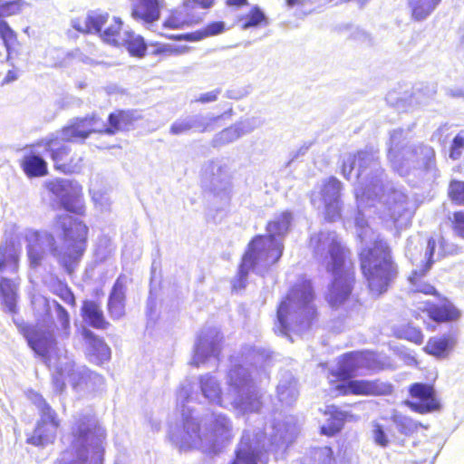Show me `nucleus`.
Listing matches in <instances>:
<instances>
[{
	"instance_id": "f257e3e1",
	"label": "nucleus",
	"mask_w": 464,
	"mask_h": 464,
	"mask_svg": "<svg viewBox=\"0 0 464 464\" xmlns=\"http://www.w3.org/2000/svg\"><path fill=\"white\" fill-rule=\"evenodd\" d=\"M342 175L348 180L356 179L354 193L358 206L355 218L357 236L364 247L360 253L361 268L370 290L376 295L385 292L397 276V266L393 263L386 242L367 225L362 211L366 207L375 206L377 201L382 209V218L394 223L406 224L411 217L408 197L386 180L379 162L378 151L366 149L356 154L342 156Z\"/></svg>"
},
{
	"instance_id": "f03ea898",
	"label": "nucleus",
	"mask_w": 464,
	"mask_h": 464,
	"mask_svg": "<svg viewBox=\"0 0 464 464\" xmlns=\"http://www.w3.org/2000/svg\"><path fill=\"white\" fill-rule=\"evenodd\" d=\"M228 390L223 394L220 382L212 374L199 375L197 383L183 385L178 392L182 427L170 430V439L180 450L195 448L215 455L233 437L230 420L223 413L212 412L203 420V428L192 415L188 403L207 402L232 408L240 413L257 412L262 407V393L256 386L252 372L242 364H234L227 376Z\"/></svg>"
},
{
	"instance_id": "7ed1b4c3",
	"label": "nucleus",
	"mask_w": 464,
	"mask_h": 464,
	"mask_svg": "<svg viewBox=\"0 0 464 464\" xmlns=\"http://www.w3.org/2000/svg\"><path fill=\"white\" fill-rule=\"evenodd\" d=\"M53 229L62 231L63 243L61 247L56 246L54 237L48 231H25L27 257L31 268L37 269L43 266L49 255L63 266H68L77 261L84 252L88 227L82 221L67 213L57 215Z\"/></svg>"
},
{
	"instance_id": "20e7f679",
	"label": "nucleus",
	"mask_w": 464,
	"mask_h": 464,
	"mask_svg": "<svg viewBox=\"0 0 464 464\" xmlns=\"http://www.w3.org/2000/svg\"><path fill=\"white\" fill-rule=\"evenodd\" d=\"M311 247L315 258L333 275L326 300L334 308L344 305L351 298L354 281L348 260L349 251L342 245L335 232L322 231L311 237Z\"/></svg>"
},
{
	"instance_id": "39448f33",
	"label": "nucleus",
	"mask_w": 464,
	"mask_h": 464,
	"mask_svg": "<svg viewBox=\"0 0 464 464\" xmlns=\"http://www.w3.org/2000/svg\"><path fill=\"white\" fill-rule=\"evenodd\" d=\"M293 215L284 211L276 215L266 226V235L256 237L248 245L242 258L237 279L234 288H243L250 270L262 275L269 266L276 264L284 250L283 239L289 231Z\"/></svg>"
},
{
	"instance_id": "423d86ee",
	"label": "nucleus",
	"mask_w": 464,
	"mask_h": 464,
	"mask_svg": "<svg viewBox=\"0 0 464 464\" xmlns=\"http://www.w3.org/2000/svg\"><path fill=\"white\" fill-rule=\"evenodd\" d=\"M69 448L62 453L58 464H102L106 431L91 412L73 416Z\"/></svg>"
},
{
	"instance_id": "0eeeda50",
	"label": "nucleus",
	"mask_w": 464,
	"mask_h": 464,
	"mask_svg": "<svg viewBox=\"0 0 464 464\" xmlns=\"http://www.w3.org/2000/svg\"><path fill=\"white\" fill-rule=\"evenodd\" d=\"M269 439L262 431L243 432L241 440L236 450V459L232 464H266L267 452L285 449L297 434V427L292 417L285 420H276L270 426Z\"/></svg>"
},
{
	"instance_id": "6e6552de",
	"label": "nucleus",
	"mask_w": 464,
	"mask_h": 464,
	"mask_svg": "<svg viewBox=\"0 0 464 464\" xmlns=\"http://www.w3.org/2000/svg\"><path fill=\"white\" fill-rule=\"evenodd\" d=\"M314 299L310 281L295 285L278 306L276 331L287 335L289 331L303 333L309 329L316 313Z\"/></svg>"
},
{
	"instance_id": "1a4fd4ad",
	"label": "nucleus",
	"mask_w": 464,
	"mask_h": 464,
	"mask_svg": "<svg viewBox=\"0 0 464 464\" xmlns=\"http://www.w3.org/2000/svg\"><path fill=\"white\" fill-rule=\"evenodd\" d=\"M402 130L391 132L388 159L392 167L401 176L406 175L411 168H423L427 171L435 169V151L428 145H408Z\"/></svg>"
},
{
	"instance_id": "9d476101",
	"label": "nucleus",
	"mask_w": 464,
	"mask_h": 464,
	"mask_svg": "<svg viewBox=\"0 0 464 464\" xmlns=\"http://www.w3.org/2000/svg\"><path fill=\"white\" fill-rule=\"evenodd\" d=\"M18 327L32 350L43 357L45 362L53 365L57 370V374L53 377V382L55 391L62 392L65 387L67 378L66 375L61 376V349L57 347L53 331L30 325H18Z\"/></svg>"
},
{
	"instance_id": "9b49d317",
	"label": "nucleus",
	"mask_w": 464,
	"mask_h": 464,
	"mask_svg": "<svg viewBox=\"0 0 464 464\" xmlns=\"http://www.w3.org/2000/svg\"><path fill=\"white\" fill-rule=\"evenodd\" d=\"M72 26L81 33L99 34L105 43L113 46H121L128 37L127 30L121 29V20L110 18L107 13L91 12L83 20H72Z\"/></svg>"
},
{
	"instance_id": "f8f14e48",
	"label": "nucleus",
	"mask_w": 464,
	"mask_h": 464,
	"mask_svg": "<svg viewBox=\"0 0 464 464\" xmlns=\"http://www.w3.org/2000/svg\"><path fill=\"white\" fill-rule=\"evenodd\" d=\"M29 399L36 406L39 412V420L27 442L34 446H45L54 441L60 420L55 411L46 401L36 392H30Z\"/></svg>"
},
{
	"instance_id": "ddd939ff",
	"label": "nucleus",
	"mask_w": 464,
	"mask_h": 464,
	"mask_svg": "<svg viewBox=\"0 0 464 464\" xmlns=\"http://www.w3.org/2000/svg\"><path fill=\"white\" fill-rule=\"evenodd\" d=\"M203 186L212 197L211 200L218 209L229 204L231 183L226 168L218 163L211 162L205 170Z\"/></svg>"
},
{
	"instance_id": "4468645a",
	"label": "nucleus",
	"mask_w": 464,
	"mask_h": 464,
	"mask_svg": "<svg viewBox=\"0 0 464 464\" xmlns=\"http://www.w3.org/2000/svg\"><path fill=\"white\" fill-rule=\"evenodd\" d=\"M342 183L334 177H330L322 181L320 190L313 192L311 203L317 208H324L325 218L331 222L341 217Z\"/></svg>"
},
{
	"instance_id": "2eb2a0df",
	"label": "nucleus",
	"mask_w": 464,
	"mask_h": 464,
	"mask_svg": "<svg viewBox=\"0 0 464 464\" xmlns=\"http://www.w3.org/2000/svg\"><path fill=\"white\" fill-rule=\"evenodd\" d=\"M223 336L216 327H205L200 332L194 348L191 364L199 367L210 360L219 361Z\"/></svg>"
},
{
	"instance_id": "dca6fc26",
	"label": "nucleus",
	"mask_w": 464,
	"mask_h": 464,
	"mask_svg": "<svg viewBox=\"0 0 464 464\" xmlns=\"http://www.w3.org/2000/svg\"><path fill=\"white\" fill-rule=\"evenodd\" d=\"M104 128L105 122L96 115L76 118L57 132L56 138L65 142H82L92 132H102Z\"/></svg>"
},
{
	"instance_id": "f3484780",
	"label": "nucleus",
	"mask_w": 464,
	"mask_h": 464,
	"mask_svg": "<svg viewBox=\"0 0 464 464\" xmlns=\"http://www.w3.org/2000/svg\"><path fill=\"white\" fill-rule=\"evenodd\" d=\"M46 188L61 202L63 208L72 213L81 214L82 207L78 204L76 188L68 179H55L45 183Z\"/></svg>"
},
{
	"instance_id": "a211bd4d",
	"label": "nucleus",
	"mask_w": 464,
	"mask_h": 464,
	"mask_svg": "<svg viewBox=\"0 0 464 464\" xmlns=\"http://www.w3.org/2000/svg\"><path fill=\"white\" fill-rule=\"evenodd\" d=\"M219 116H204L201 114L188 115L176 120L170 126L169 132L173 135H181L194 130L205 132L211 130V125L221 119Z\"/></svg>"
},
{
	"instance_id": "6ab92c4d",
	"label": "nucleus",
	"mask_w": 464,
	"mask_h": 464,
	"mask_svg": "<svg viewBox=\"0 0 464 464\" xmlns=\"http://www.w3.org/2000/svg\"><path fill=\"white\" fill-rule=\"evenodd\" d=\"M411 397L419 400L418 402L407 401L410 408L420 413H426L439 409L440 405L435 398L432 386L423 383H414L410 388Z\"/></svg>"
},
{
	"instance_id": "aec40b11",
	"label": "nucleus",
	"mask_w": 464,
	"mask_h": 464,
	"mask_svg": "<svg viewBox=\"0 0 464 464\" xmlns=\"http://www.w3.org/2000/svg\"><path fill=\"white\" fill-rule=\"evenodd\" d=\"M390 389V385L367 380L346 381L336 386L340 394L381 395L388 392Z\"/></svg>"
},
{
	"instance_id": "412c9836",
	"label": "nucleus",
	"mask_w": 464,
	"mask_h": 464,
	"mask_svg": "<svg viewBox=\"0 0 464 464\" xmlns=\"http://www.w3.org/2000/svg\"><path fill=\"white\" fill-rule=\"evenodd\" d=\"M131 16L145 24H152L160 17L165 0H130Z\"/></svg>"
},
{
	"instance_id": "4be33fe9",
	"label": "nucleus",
	"mask_w": 464,
	"mask_h": 464,
	"mask_svg": "<svg viewBox=\"0 0 464 464\" xmlns=\"http://www.w3.org/2000/svg\"><path fill=\"white\" fill-rule=\"evenodd\" d=\"M128 277L121 275L115 281L108 298L107 308L110 316L119 320L125 314V301Z\"/></svg>"
},
{
	"instance_id": "5701e85b",
	"label": "nucleus",
	"mask_w": 464,
	"mask_h": 464,
	"mask_svg": "<svg viewBox=\"0 0 464 464\" xmlns=\"http://www.w3.org/2000/svg\"><path fill=\"white\" fill-rule=\"evenodd\" d=\"M62 142L63 141L56 137L49 140L45 144L46 150L50 152L51 158L57 169L64 173L75 172L79 169L77 163L72 164V160L67 161L71 149L68 145Z\"/></svg>"
},
{
	"instance_id": "b1692460",
	"label": "nucleus",
	"mask_w": 464,
	"mask_h": 464,
	"mask_svg": "<svg viewBox=\"0 0 464 464\" xmlns=\"http://www.w3.org/2000/svg\"><path fill=\"white\" fill-rule=\"evenodd\" d=\"M435 247V239L430 238L427 242V248L425 252V258H427L425 266L420 270H414L411 276L409 277V280L413 287L412 290L414 292L423 293L426 295H433L435 293V288L431 285L421 280V278L425 276L427 271L430 268L431 264L433 263L432 256Z\"/></svg>"
},
{
	"instance_id": "393cba45",
	"label": "nucleus",
	"mask_w": 464,
	"mask_h": 464,
	"mask_svg": "<svg viewBox=\"0 0 464 464\" xmlns=\"http://www.w3.org/2000/svg\"><path fill=\"white\" fill-rule=\"evenodd\" d=\"M140 119V115L135 111H118L109 115V126L105 123L102 132L113 135L118 131L129 130Z\"/></svg>"
},
{
	"instance_id": "a878e982",
	"label": "nucleus",
	"mask_w": 464,
	"mask_h": 464,
	"mask_svg": "<svg viewBox=\"0 0 464 464\" xmlns=\"http://www.w3.org/2000/svg\"><path fill=\"white\" fill-rule=\"evenodd\" d=\"M20 278L0 276V297L5 308L11 314H16Z\"/></svg>"
},
{
	"instance_id": "bb28decb",
	"label": "nucleus",
	"mask_w": 464,
	"mask_h": 464,
	"mask_svg": "<svg viewBox=\"0 0 464 464\" xmlns=\"http://www.w3.org/2000/svg\"><path fill=\"white\" fill-rule=\"evenodd\" d=\"M82 316L83 320L96 329H106L110 325L104 318L101 305L92 300H85L82 303Z\"/></svg>"
},
{
	"instance_id": "cd10ccee",
	"label": "nucleus",
	"mask_w": 464,
	"mask_h": 464,
	"mask_svg": "<svg viewBox=\"0 0 464 464\" xmlns=\"http://www.w3.org/2000/svg\"><path fill=\"white\" fill-rule=\"evenodd\" d=\"M20 249L13 242L5 241L0 245V272L15 274L18 270Z\"/></svg>"
},
{
	"instance_id": "c85d7f7f",
	"label": "nucleus",
	"mask_w": 464,
	"mask_h": 464,
	"mask_svg": "<svg viewBox=\"0 0 464 464\" xmlns=\"http://www.w3.org/2000/svg\"><path fill=\"white\" fill-rule=\"evenodd\" d=\"M33 305L34 309L37 307L42 308L44 312H48L53 306L54 309L56 320L61 326L63 334L67 337L69 335L70 330V316L68 312L57 301L53 300L50 303L47 299L44 297L35 298L33 301Z\"/></svg>"
},
{
	"instance_id": "c756f323",
	"label": "nucleus",
	"mask_w": 464,
	"mask_h": 464,
	"mask_svg": "<svg viewBox=\"0 0 464 464\" xmlns=\"http://www.w3.org/2000/svg\"><path fill=\"white\" fill-rule=\"evenodd\" d=\"M276 392L279 401L285 405H292L297 400L296 381L291 372H285L281 374Z\"/></svg>"
},
{
	"instance_id": "7c9ffc66",
	"label": "nucleus",
	"mask_w": 464,
	"mask_h": 464,
	"mask_svg": "<svg viewBox=\"0 0 464 464\" xmlns=\"http://www.w3.org/2000/svg\"><path fill=\"white\" fill-rule=\"evenodd\" d=\"M441 0H408V7L413 21L426 20L437 9Z\"/></svg>"
},
{
	"instance_id": "2f4dec72",
	"label": "nucleus",
	"mask_w": 464,
	"mask_h": 464,
	"mask_svg": "<svg viewBox=\"0 0 464 464\" xmlns=\"http://www.w3.org/2000/svg\"><path fill=\"white\" fill-rule=\"evenodd\" d=\"M82 335L84 339L89 343V352L96 357L97 362L102 363L109 361L111 358V349L103 342V340L98 338L91 330L83 329Z\"/></svg>"
},
{
	"instance_id": "473e14b6",
	"label": "nucleus",
	"mask_w": 464,
	"mask_h": 464,
	"mask_svg": "<svg viewBox=\"0 0 464 464\" xmlns=\"http://www.w3.org/2000/svg\"><path fill=\"white\" fill-rule=\"evenodd\" d=\"M325 415L329 416V418L321 426V432L327 436H333L341 430L347 414L339 411L335 406L331 405L326 407Z\"/></svg>"
},
{
	"instance_id": "72a5a7b5",
	"label": "nucleus",
	"mask_w": 464,
	"mask_h": 464,
	"mask_svg": "<svg viewBox=\"0 0 464 464\" xmlns=\"http://www.w3.org/2000/svg\"><path fill=\"white\" fill-rule=\"evenodd\" d=\"M457 343L451 334L430 338L425 346V351L436 357H445Z\"/></svg>"
},
{
	"instance_id": "f704fd0d",
	"label": "nucleus",
	"mask_w": 464,
	"mask_h": 464,
	"mask_svg": "<svg viewBox=\"0 0 464 464\" xmlns=\"http://www.w3.org/2000/svg\"><path fill=\"white\" fill-rule=\"evenodd\" d=\"M60 371L61 376L66 375L67 382L73 387L82 383L87 374L86 369L75 367V364L69 361L66 356L62 357Z\"/></svg>"
},
{
	"instance_id": "c9c22d12",
	"label": "nucleus",
	"mask_w": 464,
	"mask_h": 464,
	"mask_svg": "<svg viewBox=\"0 0 464 464\" xmlns=\"http://www.w3.org/2000/svg\"><path fill=\"white\" fill-rule=\"evenodd\" d=\"M359 368H361L359 362V353L344 354L339 362L336 377L343 380V382H346Z\"/></svg>"
},
{
	"instance_id": "e433bc0d",
	"label": "nucleus",
	"mask_w": 464,
	"mask_h": 464,
	"mask_svg": "<svg viewBox=\"0 0 464 464\" xmlns=\"http://www.w3.org/2000/svg\"><path fill=\"white\" fill-rule=\"evenodd\" d=\"M390 420L395 425L398 431L405 436H411L418 430L419 427L422 426L421 423L397 411H392Z\"/></svg>"
},
{
	"instance_id": "4c0bfd02",
	"label": "nucleus",
	"mask_w": 464,
	"mask_h": 464,
	"mask_svg": "<svg viewBox=\"0 0 464 464\" xmlns=\"http://www.w3.org/2000/svg\"><path fill=\"white\" fill-rule=\"evenodd\" d=\"M24 172L30 177L44 176L47 173V164L39 155L24 156L22 162Z\"/></svg>"
},
{
	"instance_id": "58836bf2",
	"label": "nucleus",
	"mask_w": 464,
	"mask_h": 464,
	"mask_svg": "<svg viewBox=\"0 0 464 464\" xmlns=\"http://www.w3.org/2000/svg\"><path fill=\"white\" fill-rule=\"evenodd\" d=\"M430 317L437 322L457 320L460 316L459 311L450 302L434 306L430 310Z\"/></svg>"
},
{
	"instance_id": "ea45409f",
	"label": "nucleus",
	"mask_w": 464,
	"mask_h": 464,
	"mask_svg": "<svg viewBox=\"0 0 464 464\" xmlns=\"http://www.w3.org/2000/svg\"><path fill=\"white\" fill-rule=\"evenodd\" d=\"M0 38L6 48L8 57H10L13 53L17 51L19 44L16 33L5 20H0Z\"/></svg>"
},
{
	"instance_id": "a19ab883",
	"label": "nucleus",
	"mask_w": 464,
	"mask_h": 464,
	"mask_svg": "<svg viewBox=\"0 0 464 464\" xmlns=\"http://www.w3.org/2000/svg\"><path fill=\"white\" fill-rule=\"evenodd\" d=\"M225 29L223 22H213L206 26L203 32H196L193 34H180L175 37L177 40L198 41L207 36H212L222 33Z\"/></svg>"
},
{
	"instance_id": "79ce46f5",
	"label": "nucleus",
	"mask_w": 464,
	"mask_h": 464,
	"mask_svg": "<svg viewBox=\"0 0 464 464\" xmlns=\"http://www.w3.org/2000/svg\"><path fill=\"white\" fill-rule=\"evenodd\" d=\"M126 33H128V37H126V42L121 46H126L129 53L133 56H143L147 50L143 38L130 31H126Z\"/></svg>"
},
{
	"instance_id": "37998d69",
	"label": "nucleus",
	"mask_w": 464,
	"mask_h": 464,
	"mask_svg": "<svg viewBox=\"0 0 464 464\" xmlns=\"http://www.w3.org/2000/svg\"><path fill=\"white\" fill-rule=\"evenodd\" d=\"M241 136L237 124L224 129L216 134L212 140L213 147H221L238 140Z\"/></svg>"
},
{
	"instance_id": "c03bdc74",
	"label": "nucleus",
	"mask_w": 464,
	"mask_h": 464,
	"mask_svg": "<svg viewBox=\"0 0 464 464\" xmlns=\"http://www.w3.org/2000/svg\"><path fill=\"white\" fill-rule=\"evenodd\" d=\"M311 464H333V450L329 447L314 449L310 455Z\"/></svg>"
},
{
	"instance_id": "a18cd8bd",
	"label": "nucleus",
	"mask_w": 464,
	"mask_h": 464,
	"mask_svg": "<svg viewBox=\"0 0 464 464\" xmlns=\"http://www.w3.org/2000/svg\"><path fill=\"white\" fill-rule=\"evenodd\" d=\"M448 193L453 202L464 206V181L452 180L450 183Z\"/></svg>"
},
{
	"instance_id": "49530a36",
	"label": "nucleus",
	"mask_w": 464,
	"mask_h": 464,
	"mask_svg": "<svg viewBox=\"0 0 464 464\" xmlns=\"http://www.w3.org/2000/svg\"><path fill=\"white\" fill-rule=\"evenodd\" d=\"M236 124L241 136H243L263 126L264 121L259 117H251Z\"/></svg>"
},
{
	"instance_id": "de8ad7c7",
	"label": "nucleus",
	"mask_w": 464,
	"mask_h": 464,
	"mask_svg": "<svg viewBox=\"0 0 464 464\" xmlns=\"http://www.w3.org/2000/svg\"><path fill=\"white\" fill-rule=\"evenodd\" d=\"M267 24V18L258 6H255L246 17V21L243 25L244 29L254 27L261 24L262 23Z\"/></svg>"
},
{
	"instance_id": "09e8293b",
	"label": "nucleus",
	"mask_w": 464,
	"mask_h": 464,
	"mask_svg": "<svg viewBox=\"0 0 464 464\" xmlns=\"http://www.w3.org/2000/svg\"><path fill=\"white\" fill-rule=\"evenodd\" d=\"M21 0L11 2L0 0V17L10 16L18 14L21 10Z\"/></svg>"
},
{
	"instance_id": "8fccbe9b",
	"label": "nucleus",
	"mask_w": 464,
	"mask_h": 464,
	"mask_svg": "<svg viewBox=\"0 0 464 464\" xmlns=\"http://www.w3.org/2000/svg\"><path fill=\"white\" fill-rule=\"evenodd\" d=\"M464 150V130H461L459 134L455 136V138L452 140L450 150V157L452 160H458L462 155V152Z\"/></svg>"
},
{
	"instance_id": "3c124183",
	"label": "nucleus",
	"mask_w": 464,
	"mask_h": 464,
	"mask_svg": "<svg viewBox=\"0 0 464 464\" xmlns=\"http://www.w3.org/2000/svg\"><path fill=\"white\" fill-rule=\"evenodd\" d=\"M437 92V88L434 84L429 85L425 87V92L422 94V92L420 90H418L413 93V95L411 97V102L414 101L416 103L419 104H425L427 103L428 99H431L434 97V95Z\"/></svg>"
},
{
	"instance_id": "603ef678",
	"label": "nucleus",
	"mask_w": 464,
	"mask_h": 464,
	"mask_svg": "<svg viewBox=\"0 0 464 464\" xmlns=\"http://www.w3.org/2000/svg\"><path fill=\"white\" fill-rule=\"evenodd\" d=\"M372 438L374 442L381 447L384 448L389 444L388 435L383 426L376 421L372 422Z\"/></svg>"
},
{
	"instance_id": "864d4df0",
	"label": "nucleus",
	"mask_w": 464,
	"mask_h": 464,
	"mask_svg": "<svg viewBox=\"0 0 464 464\" xmlns=\"http://www.w3.org/2000/svg\"><path fill=\"white\" fill-rule=\"evenodd\" d=\"M359 362L361 368H367L370 370H376L380 368L375 353L371 352L359 353Z\"/></svg>"
},
{
	"instance_id": "5fc2aeb1",
	"label": "nucleus",
	"mask_w": 464,
	"mask_h": 464,
	"mask_svg": "<svg viewBox=\"0 0 464 464\" xmlns=\"http://www.w3.org/2000/svg\"><path fill=\"white\" fill-rule=\"evenodd\" d=\"M402 336L405 339H407L412 343H418V344H420L423 342V335H422L421 332L419 329L412 327V326H407L403 330Z\"/></svg>"
},
{
	"instance_id": "6e6d98bb",
	"label": "nucleus",
	"mask_w": 464,
	"mask_h": 464,
	"mask_svg": "<svg viewBox=\"0 0 464 464\" xmlns=\"http://www.w3.org/2000/svg\"><path fill=\"white\" fill-rule=\"evenodd\" d=\"M453 230L454 233L464 238V212L459 211L453 214Z\"/></svg>"
},
{
	"instance_id": "4d7b16f0",
	"label": "nucleus",
	"mask_w": 464,
	"mask_h": 464,
	"mask_svg": "<svg viewBox=\"0 0 464 464\" xmlns=\"http://www.w3.org/2000/svg\"><path fill=\"white\" fill-rule=\"evenodd\" d=\"M92 199L95 205L100 208L101 211H106L109 209L111 199L106 194H103L101 191H93Z\"/></svg>"
},
{
	"instance_id": "13d9d810",
	"label": "nucleus",
	"mask_w": 464,
	"mask_h": 464,
	"mask_svg": "<svg viewBox=\"0 0 464 464\" xmlns=\"http://www.w3.org/2000/svg\"><path fill=\"white\" fill-rule=\"evenodd\" d=\"M188 51V47L185 45H173V44H165L158 49L159 53H167V54H183Z\"/></svg>"
},
{
	"instance_id": "bf43d9fd",
	"label": "nucleus",
	"mask_w": 464,
	"mask_h": 464,
	"mask_svg": "<svg viewBox=\"0 0 464 464\" xmlns=\"http://www.w3.org/2000/svg\"><path fill=\"white\" fill-rule=\"evenodd\" d=\"M213 5V0H186L184 2V8L186 11L194 10L197 7L203 9L210 8Z\"/></svg>"
},
{
	"instance_id": "052dcab7",
	"label": "nucleus",
	"mask_w": 464,
	"mask_h": 464,
	"mask_svg": "<svg viewBox=\"0 0 464 464\" xmlns=\"http://www.w3.org/2000/svg\"><path fill=\"white\" fill-rule=\"evenodd\" d=\"M58 295L61 299L66 304L74 306L75 305V297L72 292L66 286H63L60 288Z\"/></svg>"
},
{
	"instance_id": "680f3d73",
	"label": "nucleus",
	"mask_w": 464,
	"mask_h": 464,
	"mask_svg": "<svg viewBox=\"0 0 464 464\" xmlns=\"http://www.w3.org/2000/svg\"><path fill=\"white\" fill-rule=\"evenodd\" d=\"M219 94H220V90L216 89L211 92L202 93L196 101L198 102H201V103L213 102L218 100V97Z\"/></svg>"
},
{
	"instance_id": "e2e57ef3",
	"label": "nucleus",
	"mask_w": 464,
	"mask_h": 464,
	"mask_svg": "<svg viewBox=\"0 0 464 464\" xmlns=\"http://www.w3.org/2000/svg\"><path fill=\"white\" fill-rule=\"evenodd\" d=\"M446 94L452 98H464V91L459 88H449L446 90Z\"/></svg>"
},
{
	"instance_id": "0e129e2a",
	"label": "nucleus",
	"mask_w": 464,
	"mask_h": 464,
	"mask_svg": "<svg viewBox=\"0 0 464 464\" xmlns=\"http://www.w3.org/2000/svg\"><path fill=\"white\" fill-rule=\"evenodd\" d=\"M440 249H441V251L444 254H453V253H455V251L453 249V246L450 247L443 238L440 239Z\"/></svg>"
},
{
	"instance_id": "69168bd1",
	"label": "nucleus",
	"mask_w": 464,
	"mask_h": 464,
	"mask_svg": "<svg viewBox=\"0 0 464 464\" xmlns=\"http://www.w3.org/2000/svg\"><path fill=\"white\" fill-rule=\"evenodd\" d=\"M353 37L355 40L362 41V42L369 41L368 34L365 32L361 31V30H358L357 32H355L353 34Z\"/></svg>"
},
{
	"instance_id": "338daca9",
	"label": "nucleus",
	"mask_w": 464,
	"mask_h": 464,
	"mask_svg": "<svg viewBox=\"0 0 464 464\" xmlns=\"http://www.w3.org/2000/svg\"><path fill=\"white\" fill-rule=\"evenodd\" d=\"M406 256L410 258L411 262L415 260L414 254L412 253V241L408 240L406 246Z\"/></svg>"
},
{
	"instance_id": "774afa93",
	"label": "nucleus",
	"mask_w": 464,
	"mask_h": 464,
	"mask_svg": "<svg viewBox=\"0 0 464 464\" xmlns=\"http://www.w3.org/2000/svg\"><path fill=\"white\" fill-rule=\"evenodd\" d=\"M286 5L289 7H294L295 5H304L306 2V0H285Z\"/></svg>"
}]
</instances>
